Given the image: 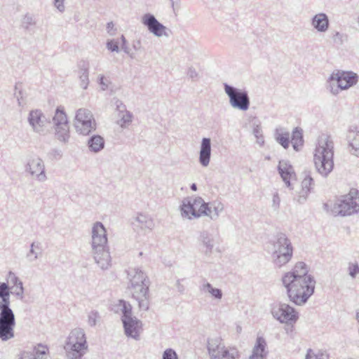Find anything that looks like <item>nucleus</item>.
<instances>
[{"label":"nucleus","instance_id":"nucleus-1","mask_svg":"<svg viewBox=\"0 0 359 359\" xmlns=\"http://www.w3.org/2000/svg\"><path fill=\"white\" fill-rule=\"evenodd\" d=\"M283 283L290 300L297 305H302L313 294L316 283L309 274L306 265L299 262L292 271L283 276Z\"/></svg>","mask_w":359,"mask_h":359},{"label":"nucleus","instance_id":"nucleus-2","mask_svg":"<svg viewBox=\"0 0 359 359\" xmlns=\"http://www.w3.org/2000/svg\"><path fill=\"white\" fill-rule=\"evenodd\" d=\"M334 142L330 136L322 135L316 147L313 161L318 172L327 177L334 168Z\"/></svg>","mask_w":359,"mask_h":359},{"label":"nucleus","instance_id":"nucleus-3","mask_svg":"<svg viewBox=\"0 0 359 359\" xmlns=\"http://www.w3.org/2000/svg\"><path fill=\"white\" fill-rule=\"evenodd\" d=\"M130 285L128 289L132 297L138 302L140 308L148 309L149 306V281L141 271L132 270L128 273Z\"/></svg>","mask_w":359,"mask_h":359},{"label":"nucleus","instance_id":"nucleus-4","mask_svg":"<svg viewBox=\"0 0 359 359\" xmlns=\"http://www.w3.org/2000/svg\"><path fill=\"white\" fill-rule=\"evenodd\" d=\"M358 81L357 74L353 72L337 71L333 72L327 80V88L337 95L339 90H346L355 85Z\"/></svg>","mask_w":359,"mask_h":359},{"label":"nucleus","instance_id":"nucleus-5","mask_svg":"<svg viewBox=\"0 0 359 359\" xmlns=\"http://www.w3.org/2000/svg\"><path fill=\"white\" fill-rule=\"evenodd\" d=\"M334 216H347L359 212V191L351 189L347 195L335 203L331 210Z\"/></svg>","mask_w":359,"mask_h":359},{"label":"nucleus","instance_id":"nucleus-6","mask_svg":"<svg viewBox=\"0 0 359 359\" xmlns=\"http://www.w3.org/2000/svg\"><path fill=\"white\" fill-rule=\"evenodd\" d=\"M69 359H81L88 349L86 335L81 329L73 330L66 344Z\"/></svg>","mask_w":359,"mask_h":359},{"label":"nucleus","instance_id":"nucleus-7","mask_svg":"<svg viewBox=\"0 0 359 359\" xmlns=\"http://www.w3.org/2000/svg\"><path fill=\"white\" fill-rule=\"evenodd\" d=\"M223 86L229 99V104L233 109L243 111L249 109L250 99L246 90L238 88L226 83H224Z\"/></svg>","mask_w":359,"mask_h":359},{"label":"nucleus","instance_id":"nucleus-8","mask_svg":"<svg viewBox=\"0 0 359 359\" xmlns=\"http://www.w3.org/2000/svg\"><path fill=\"white\" fill-rule=\"evenodd\" d=\"M15 316L8 305H2L0 312V339L8 340L14 337Z\"/></svg>","mask_w":359,"mask_h":359},{"label":"nucleus","instance_id":"nucleus-9","mask_svg":"<svg viewBox=\"0 0 359 359\" xmlns=\"http://www.w3.org/2000/svg\"><path fill=\"white\" fill-rule=\"evenodd\" d=\"M74 126L76 132L83 135H88L95 130L96 123L92 112L87 109H79L75 116Z\"/></svg>","mask_w":359,"mask_h":359},{"label":"nucleus","instance_id":"nucleus-10","mask_svg":"<svg viewBox=\"0 0 359 359\" xmlns=\"http://www.w3.org/2000/svg\"><path fill=\"white\" fill-rule=\"evenodd\" d=\"M55 125V137L62 142H67L69 138V130L67 115L63 108L58 107L53 118Z\"/></svg>","mask_w":359,"mask_h":359},{"label":"nucleus","instance_id":"nucleus-11","mask_svg":"<svg viewBox=\"0 0 359 359\" xmlns=\"http://www.w3.org/2000/svg\"><path fill=\"white\" fill-rule=\"evenodd\" d=\"M271 312L273 317L282 323L292 325L299 319L297 311L287 304H280L274 306Z\"/></svg>","mask_w":359,"mask_h":359},{"label":"nucleus","instance_id":"nucleus-12","mask_svg":"<svg viewBox=\"0 0 359 359\" xmlns=\"http://www.w3.org/2000/svg\"><path fill=\"white\" fill-rule=\"evenodd\" d=\"M203 204V199L200 196L185 198L180 205L181 215L183 217L198 218L201 217L200 210Z\"/></svg>","mask_w":359,"mask_h":359},{"label":"nucleus","instance_id":"nucleus-13","mask_svg":"<svg viewBox=\"0 0 359 359\" xmlns=\"http://www.w3.org/2000/svg\"><path fill=\"white\" fill-rule=\"evenodd\" d=\"M27 121L34 132L39 134H45L48 131V126L50 121L39 109L29 111Z\"/></svg>","mask_w":359,"mask_h":359},{"label":"nucleus","instance_id":"nucleus-14","mask_svg":"<svg viewBox=\"0 0 359 359\" xmlns=\"http://www.w3.org/2000/svg\"><path fill=\"white\" fill-rule=\"evenodd\" d=\"M25 171L39 182H42L47 179L43 161L38 156L33 157L28 161L25 165Z\"/></svg>","mask_w":359,"mask_h":359},{"label":"nucleus","instance_id":"nucleus-15","mask_svg":"<svg viewBox=\"0 0 359 359\" xmlns=\"http://www.w3.org/2000/svg\"><path fill=\"white\" fill-rule=\"evenodd\" d=\"M303 174L304 179L302 182V190L298 196L294 197V201H296L299 204H304L306 201L309 194L315 187V182L311 172L305 170Z\"/></svg>","mask_w":359,"mask_h":359},{"label":"nucleus","instance_id":"nucleus-16","mask_svg":"<svg viewBox=\"0 0 359 359\" xmlns=\"http://www.w3.org/2000/svg\"><path fill=\"white\" fill-rule=\"evenodd\" d=\"M142 22L154 36L161 37L163 35H166L165 33L166 27L153 14H144L142 18Z\"/></svg>","mask_w":359,"mask_h":359},{"label":"nucleus","instance_id":"nucleus-17","mask_svg":"<svg viewBox=\"0 0 359 359\" xmlns=\"http://www.w3.org/2000/svg\"><path fill=\"white\" fill-rule=\"evenodd\" d=\"M107 237L106 229L100 222H96L92 228V246L106 247Z\"/></svg>","mask_w":359,"mask_h":359},{"label":"nucleus","instance_id":"nucleus-18","mask_svg":"<svg viewBox=\"0 0 359 359\" xmlns=\"http://www.w3.org/2000/svg\"><path fill=\"white\" fill-rule=\"evenodd\" d=\"M126 334L133 338L139 337L142 330V323L135 318L122 319Z\"/></svg>","mask_w":359,"mask_h":359},{"label":"nucleus","instance_id":"nucleus-19","mask_svg":"<svg viewBox=\"0 0 359 359\" xmlns=\"http://www.w3.org/2000/svg\"><path fill=\"white\" fill-rule=\"evenodd\" d=\"M211 157V140L208 137H203L201 140L199 162L203 167L209 165Z\"/></svg>","mask_w":359,"mask_h":359},{"label":"nucleus","instance_id":"nucleus-20","mask_svg":"<svg viewBox=\"0 0 359 359\" xmlns=\"http://www.w3.org/2000/svg\"><path fill=\"white\" fill-rule=\"evenodd\" d=\"M278 170L286 187L290 189H292L293 187L290 182L292 175H294L292 166L285 161H280Z\"/></svg>","mask_w":359,"mask_h":359},{"label":"nucleus","instance_id":"nucleus-21","mask_svg":"<svg viewBox=\"0 0 359 359\" xmlns=\"http://www.w3.org/2000/svg\"><path fill=\"white\" fill-rule=\"evenodd\" d=\"M311 23L318 32H325L327 31L330 25L328 16L324 13L316 14L311 18Z\"/></svg>","mask_w":359,"mask_h":359},{"label":"nucleus","instance_id":"nucleus-22","mask_svg":"<svg viewBox=\"0 0 359 359\" xmlns=\"http://www.w3.org/2000/svg\"><path fill=\"white\" fill-rule=\"evenodd\" d=\"M226 349L221 339H211L208 342V351L212 358H222L226 353Z\"/></svg>","mask_w":359,"mask_h":359},{"label":"nucleus","instance_id":"nucleus-23","mask_svg":"<svg viewBox=\"0 0 359 359\" xmlns=\"http://www.w3.org/2000/svg\"><path fill=\"white\" fill-rule=\"evenodd\" d=\"M266 346L265 339L262 337H257L250 359H265L266 355Z\"/></svg>","mask_w":359,"mask_h":359},{"label":"nucleus","instance_id":"nucleus-24","mask_svg":"<svg viewBox=\"0 0 359 359\" xmlns=\"http://www.w3.org/2000/svg\"><path fill=\"white\" fill-rule=\"evenodd\" d=\"M349 146L353 151V154L359 157V128H350L347 134Z\"/></svg>","mask_w":359,"mask_h":359},{"label":"nucleus","instance_id":"nucleus-25","mask_svg":"<svg viewBox=\"0 0 359 359\" xmlns=\"http://www.w3.org/2000/svg\"><path fill=\"white\" fill-rule=\"evenodd\" d=\"M134 226L140 227L142 229L152 230L154 227V220L148 215L138 214L133 222Z\"/></svg>","mask_w":359,"mask_h":359},{"label":"nucleus","instance_id":"nucleus-26","mask_svg":"<svg viewBox=\"0 0 359 359\" xmlns=\"http://www.w3.org/2000/svg\"><path fill=\"white\" fill-rule=\"evenodd\" d=\"M275 140L281 145L285 149L290 147V133L285 128L279 127L276 128L274 132Z\"/></svg>","mask_w":359,"mask_h":359},{"label":"nucleus","instance_id":"nucleus-27","mask_svg":"<svg viewBox=\"0 0 359 359\" xmlns=\"http://www.w3.org/2000/svg\"><path fill=\"white\" fill-rule=\"evenodd\" d=\"M199 240L205 245V247H214L219 244L220 238L217 233H210L203 231L201 233Z\"/></svg>","mask_w":359,"mask_h":359},{"label":"nucleus","instance_id":"nucleus-28","mask_svg":"<svg viewBox=\"0 0 359 359\" xmlns=\"http://www.w3.org/2000/svg\"><path fill=\"white\" fill-rule=\"evenodd\" d=\"M105 142L104 138L99 135H93L88 141L89 150L93 153H98L104 147Z\"/></svg>","mask_w":359,"mask_h":359},{"label":"nucleus","instance_id":"nucleus-29","mask_svg":"<svg viewBox=\"0 0 359 359\" xmlns=\"http://www.w3.org/2000/svg\"><path fill=\"white\" fill-rule=\"evenodd\" d=\"M294 150L299 151L304 145L303 130L299 127H296L292 130L290 140Z\"/></svg>","mask_w":359,"mask_h":359},{"label":"nucleus","instance_id":"nucleus-30","mask_svg":"<svg viewBox=\"0 0 359 359\" xmlns=\"http://www.w3.org/2000/svg\"><path fill=\"white\" fill-rule=\"evenodd\" d=\"M292 254V248H283V250L276 251L273 256L276 257V262L279 265H283L289 262Z\"/></svg>","mask_w":359,"mask_h":359},{"label":"nucleus","instance_id":"nucleus-31","mask_svg":"<svg viewBox=\"0 0 359 359\" xmlns=\"http://www.w3.org/2000/svg\"><path fill=\"white\" fill-rule=\"evenodd\" d=\"M36 20L34 15L26 14L22 20L21 27L27 32H34Z\"/></svg>","mask_w":359,"mask_h":359},{"label":"nucleus","instance_id":"nucleus-32","mask_svg":"<svg viewBox=\"0 0 359 359\" xmlns=\"http://www.w3.org/2000/svg\"><path fill=\"white\" fill-rule=\"evenodd\" d=\"M12 288L9 287L8 283L0 284V298L2 299V305L6 304L9 306L10 290Z\"/></svg>","mask_w":359,"mask_h":359},{"label":"nucleus","instance_id":"nucleus-33","mask_svg":"<svg viewBox=\"0 0 359 359\" xmlns=\"http://www.w3.org/2000/svg\"><path fill=\"white\" fill-rule=\"evenodd\" d=\"M117 306L121 308V311L123 313L122 319L130 318L132 314V306L124 300H119Z\"/></svg>","mask_w":359,"mask_h":359},{"label":"nucleus","instance_id":"nucleus-34","mask_svg":"<svg viewBox=\"0 0 359 359\" xmlns=\"http://www.w3.org/2000/svg\"><path fill=\"white\" fill-rule=\"evenodd\" d=\"M273 247H292V245L290 240L286 237L285 234L279 233L276 236Z\"/></svg>","mask_w":359,"mask_h":359},{"label":"nucleus","instance_id":"nucleus-35","mask_svg":"<svg viewBox=\"0 0 359 359\" xmlns=\"http://www.w3.org/2000/svg\"><path fill=\"white\" fill-rule=\"evenodd\" d=\"M34 354V357L36 359H42L43 355H46L48 353V348L43 344H37L34 346L33 351L30 352Z\"/></svg>","mask_w":359,"mask_h":359},{"label":"nucleus","instance_id":"nucleus-36","mask_svg":"<svg viewBox=\"0 0 359 359\" xmlns=\"http://www.w3.org/2000/svg\"><path fill=\"white\" fill-rule=\"evenodd\" d=\"M252 133L257 139V144L262 146L264 143V138L262 134V130L260 126V123H253Z\"/></svg>","mask_w":359,"mask_h":359},{"label":"nucleus","instance_id":"nucleus-37","mask_svg":"<svg viewBox=\"0 0 359 359\" xmlns=\"http://www.w3.org/2000/svg\"><path fill=\"white\" fill-rule=\"evenodd\" d=\"M118 116L121 117L118 121V124L121 128H125L126 125L129 124L132 121L133 114L129 111L122 113Z\"/></svg>","mask_w":359,"mask_h":359},{"label":"nucleus","instance_id":"nucleus-38","mask_svg":"<svg viewBox=\"0 0 359 359\" xmlns=\"http://www.w3.org/2000/svg\"><path fill=\"white\" fill-rule=\"evenodd\" d=\"M225 354L222 358L226 359H238L239 357V353L236 348H229L225 350Z\"/></svg>","mask_w":359,"mask_h":359},{"label":"nucleus","instance_id":"nucleus-39","mask_svg":"<svg viewBox=\"0 0 359 359\" xmlns=\"http://www.w3.org/2000/svg\"><path fill=\"white\" fill-rule=\"evenodd\" d=\"M211 205L212 207V212H214L213 215H211V219H216L224 209L223 205L219 202H214L211 203Z\"/></svg>","mask_w":359,"mask_h":359},{"label":"nucleus","instance_id":"nucleus-40","mask_svg":"<svg viewBox=\"0 0 359 359\" xmlns=\"http://www.w3.org/2000/svg\"><path fill=\"white\" fill-rule=\"evenodd\" d=\"M213 213L211 204L209 205L203 201V204L200 210L201 216L205 215L211 218V215H213Z\"/></svg>","mask_w":359,"mask_h":359},{"label":"nucleus","instance_id":"nucleus-41","mask_svg":"<svg viewBox=\"0 0 359 359\" xmlns=\"http://www.w3.org/2000/svg\"><path fill=\"white\" fill-rule=\"evenodd\" d=\"M20 85L21 84H20V83L15 84V96L17 98L18 105L22 107V106H24L25 102L23 100V93H22V90H21V88H20Z\"/></svg>","mask_w":359,"mask_h":359},{"label":"nucleus","instance_id":"nucleus-42","mask_svg":"<svg viewBox=\"0 0 359 359\" xmlns=\"http://www.w3.org/2000/svg\"><path fill=\"white\" fill-rule=\"evenodd\" d=\"M81 81V86L83 89H86L89 83V72H79Z\"/></svg>","mask_w":359,"mask_h":359},{"label":"nucleus","instance_id":"nucleus-43","mask_svg":"<svg viewBox=\"0 0 359 359\" xmlns=\"http://www.w3.org/2000/svg\"><path fill=\"white\" fill-rule=\"evenodd\" d=\"M9 278H11L12 280V281L15 284V292L17 294H21L22 293V291H23V288H22V284L21 282H20L18 278L15 276L14 274L10 273L9 274Z\"/></svg>","mask_w":359,"mask_h":359},{"label":"nucleus","instance_id":"nucleus-44","mask_svg":"<svg viewBox=\"0 0 359 359\" xmlns=\"http://www.w3.org/2000/svg\"><path fill=\"white\" fill-rule=\"evenodd\" d=\"M48 156L51 160H60L62 156V152L58 149H52L48 154Z\"/></svg>","mask_w":359,"mask_h":359},{"label":"nucleus","instance_id":"nucleus-45","mask_svg":"<svg viewBox=\"0 0 359 359\" xmlns=\"http://www.w3.org/2000/svg\"><path fill=\"white\" fill-rule=\"evenodd\" d=\"M106 46L107 49L111 52L118 53L120 50L118 41H116L114 39L108 40Z\"/></svg>","mask_w":359,"mask_h":359},{"label":"nucleus","instance_id":"nucleus-46","mask_svg":"<svg viewBox=\"0 0 359 359\" xmlns=\"http://www.w3.org/2000/svg\"><path fill=\"white\" fill-rule=\"evenodd\" d=\"M327 356L324 353H314L313 351L309 350L306 354V359H327Z\"/></svg>","mask_w":359,"mask_h":359},{"label":"nucleus","instance_id":"nucleus-47","mask_svg":"<svg viewBox=\"0 0 359 359\" xmlns=\"http://www.w3.org/2000/svg\"><path fill=\"white\" fill-rule=\"evenodd\" d=\"M187 74L188 77L190 78L194 81H198L200 78L198 73L193 67H190L188 68Z\"/></svg>","mask_w":359,"mask_h":359},{"label":"nucleus","instance_id":"nucleus-48","mask_svg":"<svg viewBox=\"0 0 359 359\" xmlns=\"http://www.w3.org/2000/svg\"><path fill=\"white\" fill-rule=\"evenodd\" d=\"M121 41H122V44H121L122 50L126 54H128L132 59L135 58L134 54L131 53L130 52L129 48L127 46V41H126V38H125V36L123 35L121 36Z\"/></svg>","mask_w":359,"mask_h":359},{"label":"nucleus","instance_id":"nucleus-49","mask_svg":"<svg viewBox=\"0 0 359 359\" xmlns=\"http://www.w3.org/2000/svg\"><path fill=\"white\" fill-rule=\"evenodd\" d=\"M114 104L116 106V109L118 112V115H121V114L124 113L127 111L126 105L122 102V101L116 99L115 100Z\"/></svg>","mask_w":359,"mask_h":359},{"label":"nucleus","instance_id":"nucleus-50","mask_svg":"<svg viewBox=\"0 0 359 359\" xmlns=\"http://www.w3.org/2000/svg\"><path fill=\"white\" fill-rule=\"evenodd\" d=\"M280 203V198L279 196V194L277 191H276L273 194V199H272V207L273 208L276 210L279 208Z\"/></svg>","mask_w":359,"mask_h":359},{"label":"nucleus","instance_id":"nucleus-51","mask_svg":"<svg viewBox=\"0 0 359 359\" xmlns=\"http://www.w3.org/2000/svg\"><path fill=\"white\" fill-rule=\"evenodd\" d=\"M79 72H89V62L82 60L78 63Z\"/></svg>","mask_w":359,"mask_h":359},{"label":"nucleus","instance_id":"nucleus-52","mask_svg":"<svg viewBox=\"0 0 359 359\" xmlns=\"http://www.w3.org/2000/svg\"><path fill=\"white\" fill-rule=\"evenodd\" d=\"M163 359H177V356L173 350L167 349L164 351Z\"/></svg>","mask_w":359,"mask_h":359},{"label":"nucleus","instance_id":"nucleus-53","mask_svg":"<svg viewBox=\"0 0 359 359\" xmlns=\"http://www.w3.org/2000/svg\"><path fill=\"white\" fill-rule=\"evenodd\" d=\"M209 292L215 297L220 299L222 297V292L219 289L213 288L210 284L207 285Z\"/></svg>","mask_w":359,"mask_h":359},{"label":"nucleus","instance_id":"nucleus-54","mask_svg":"<svg viewBox=\"0 0 359 359\" xmlns=\"http://www.w3.org/2000/svg\"><path fill=\"white\" fill-rule=\"evenodd\" d=\"M99 84L101 86V88L102 90H105L106 89H107L108 88V84H107V79L103 76V75H100L99 76Z\"/></svg>","mask_w":359,"mask_h":359},{"label":"nucleus","instance_id":"nucleus-55","mask_svg":"<svg viewBox=\"0 0 359 359\" xmlns=\"http://www.w3.org/2000/svg\"><path fill=\"white\" fill-rule=\"evenodd\" d=\"M332 39L334 43L341 44L342 43V35L339 32H336L333 36Z\"/></svg>","mask_w":359,"mask_h":359},{"label":"nucleus","instance_id":"nucleus-56","mask_svg":"<svg viewBox=\"0 0 359 359\" xmlns=\"http://www.w3.org/2000/svg\"><path fill=\"white\" fill-rule=\"evenodd\" d=\"M349 273L352 277H354L359 273V267L356 264H352L349 266Z\"/></svg>","mask_w":359,"mask_h":359},{"label":"nucleus","instance_id":"nucleus-57","mask_svg":"<svg viewBox=\"0 0 359 359\" xmlns=\"http://www.w3.org/2000/svg\"><path fill=\"white\" fill-rule=\"evenodd\" d=\"M65 0H54V4L55 7L60 11L62 12L65 10V6L63 4Z\"/></svg>","mask_w":359,"mask_h":359},{"label":"nucleus","instance_id":"nucleus-58","mask_svg":"<svg viewBox=\"0 0 359 359\" xmlns=\"http://www.w3.org/2000/svg\"><path fill=\"white\" fill-rule=\"evenodd\" d=\"M107 30L110 35H114L116 29H114V25L113 22H109L107 24Z\"/></svg>","mask_w":359,"mask_h":359},{"label":"nucleus","instance_id":"nucleus-59","mask_svg":"<svg viewBox=\"0 0 359 359\" xmlns=\"http://www.w3.org/2000/svg\"><path fill=\"white\" fill-rule=\"evenodd\" d=\"M20 359H36L35 357H34V354L31 353L29 352H23Z\"/></svg>","mask_w":359,"mask_h":359},{"label":"nucleus","instance_id":"nucleus-60","mask_svg":"<svg viewBox=\"0 0 359 359\" xmlns=\"http://www.w3.org/2000/svg\"><path fill=\"white\" fill-rule=\"evenodd\" d=\"M133 48L135 50H140L141 48V42H140V41L138 40V41H135L133 43Z\"/></svg>","mask_w":359,"mask_h":359},{"label":"nucleus","instance_id":"nucleus-61","mask_svg":"<svg viewBox=\"0 0 359 359\" xmlns=\"http://www.w3.org/2000/svg\"><path fill=\"white\" fill-rule=\"evenodd\" d=\"M180 0H170L173 11H175V6H178Z\"/></svg>","mask_w":359,"mask_h":359},{"label":"nucleus","instance_id":"nucleus-62","mask_svg":"<svg viewBox=\"0 0 359 359\" xmlns=\"http://www.w3.org/2000/svg\"><path fill=\"white\" fill-rule=\"evenodd\" d=\"M190 189L192 191H196L197 190V185H196V184H195V183L191 184V186H190Z\"/></svg>","mask_w":359,"mask_h":359},{"label":"nucleus","instance_id":"nucleus-63","mask_svg":"<svg viewBox=\"0 0 359 359\" xmlns=\"http://www.w3.org/2000/svg\"><path fill=\"white\" fill-rule=\"evenodd\" d=\"M30 247L31 248L35 247V243L34 242L32 243L30 245Z\"/></svg>","mask_w":359,"mask_h":359},{"label":"nucleus","instance_id":"nucleus-64","mask_svg":"<svg viewBox=\"0 0 359 359\" xmlns=\"http://www.w3.org/2000/svg\"><path fill=\"white\" fill-rule=\"evenodd\" d=\"M356 317H357L358 320L359 321V313H357Z\"/></svg>","mask_w":359,"mask_h":359}]
</instances>
